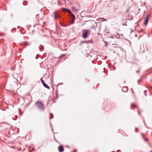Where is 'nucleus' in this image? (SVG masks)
Instances as JSON below:
<instances>
[{
    "mask_svg": "<svg viewBox=\"0 0 152 152\" xmlns=\"http://www.w3.org/2000/svg\"><path fill=\"white\" fill-rule=\"evenodd\" d=\"M35 105L40 110L44 111L45 110V107L43 104L40 101H37L35 103Z\"/></svg>",
    "mask_w": 152,
    "mask_h": 152,
    "instance_id": "nucleus-1",
    "label": "nucleus"
},
{
    "mask_svg": "<svg viewBox=\"0 0 152 152\" xmlns=\"http://www.w3.org/2000/svg\"><path fill=\"white\" fill-rule=\"evenodd\" d=\"M90 31L88 30H84L83 32V36L84 38H86L88 36V33Z\"/></svg>",
    "mask_w": 152,
    "mask_h": 152,
    "instance_id": "nucleus-3",
    "label": "nucleus"
},
{
    "mask_svg": "<svg viewBox=\"0 0 152 152\" xmlns=\"http://www.w3.org/2000/svg\"><path fill=\"white\" fill-rule=\"evenodd\" d=\"M53 118V116L52 114V113H51L50 114V119H52Z\"/></svg>",
    "mask_w": 152,
    "mask_h": 152,
    "instance_id": "nucleus-10",
    "label": "nucleus"
},
{
    "mask_svg": "<svg viewBox=\"0 0 152 152\" xmlns=\"http://www.w3.org/2000/svg\"><path fill=\"white\" fill-rule=\"evenodd\" d=\"M44 86L48 89H49V86L45 82L42 84Z\"/></svg>",
    "mask_w": 152,
    "mask_h": 152,
    "instance_id": "nucleus-8",
    "label": "nucleus"
},
{
    "mask_svg": "<svg viewBox=\"0 0 152 152\" xmlns=\"http://www.w3.org/2000/svg\"><path fill=\"white\" fill-rule=\"evenodd\" d=\"M87 42V41H83V42H81V44H82V43H85H85H86V42Z\"/></svg>",
    "mask_w": 152,
    "mask_h": 152,
    "instance_id": "nucleus-13",
    "label": "nucleus"
},
{
    "mask_svg": "<svg viewBox=\"0 0 152 152\" xmlns=\"http://www.w3.org/2000/svg\"><path fill=\"white\" fill-rule=\"evenodd\" d=\"M105 42V45H107V43L106 42Z\"/></svg>",
    "mask_w": 152,
    "mask_h": 152,
    "instance_id": "nucleus-15",
    "label": "nucleus"
},
{
    "mask_svg": "<svg viewBox=\"0 0 152 152\" xmlns=\"http://www.w3.org/2000/svg\"><path fill=\"white\" fill-rule=\"evenodd\" d=\"M138 114H140V112H138Z\"/></svg>",
    "mask_w": 152,
    "mask_h": 152,
    "instance_id": "nucleus-19",
    "label": "nucleus"
},
{
    "mask_svg": "<svg viewBox=\"0 0 152 152\" xmlns=\"http://www.w3.org/2000/svg\"><path fill=\"white\" fill-rule=\"evenodd\" d=\"M41 80L42 84L45 83L44 81L41 78Z\"/></svg>",
    "mask_w": 152,
    "mask_h": 152,
    "instance_id": "nucleus-12",
    "label": "nucleus"
},
{
    "mask_svg": "<svg viewBox=\"0 0 152 152\" xmlns=\"http://www.w3.org/2000/svg\"><path fill=\"white\" fill-rule=\"evenodd\" d=\"M145 140L146 141H147V138H145Z\"/></svg>",
    "mask_w": 152,
    "mask_h": 152,
    "instance_id": "nucleus-17",
    "label": "nucleus"
},
{
    "mask_svg": "<svg viewBox=\"0 0 152 152\" xmlns=\"http://www.w3.org/2000/svg\"><path fill=\"white\" fill-rule=\"evenodd\" d=\"M54 16L55 19H56L60 17L59 15L57 12H55L54 13Z\"/></svg>",
    "mask_w": 152,
    "mask_h": 152,
    "instance_id": "nucleus-5",
    "label": "nucleus"
},
{
    "mask_svg": "<svg viewBox=\"0 0 152 152\" xmlns=\"http://www.w3.org/2000/svg\"><path fill=\"white\" fill-rule=\"evenodd\" d=\"M132 107L134 108L137 107V105L135 103H132L131 104Z\"/></svg>",
    "mask_w": 152,
    "mask_h": 152,
    "instance_id": "nucleus-9",
    "label": "nucleus"
},
{
    "mask_svg": "<svg viewBox=\"0 0 152 152\" xmlns=\"http://www.w3.org/2000/svg\"><path fill=\"white\" fill-rule=\"evenodd\" d=\"M137 128H136L135 131H136V132H137Z\"/></svg>",
    "mask_w": 152,
    "mask_h": 152,
    "instance_id": "nucleus-18",
    "label": "nucleus"
},
{
    "mask_svg": "<svg viewBox=\"0 0 152 152\" xmlns=\"http://www.w3.org/2000/svg\"><path fill=\"white\" fill-rule=\"evenodd\" d=\"M142 136L143 137H144V136H143V134H142Z\"/></svg>",
    "mask_w": 152,
    "mask_h": 152,
    "instance_id": "nucleus-20",
    "label": "nucleus"
},
{
    "mask_svg": "<svg viewBox=\"0 0 152 152\" xmlns=\"http://www.w3.org/2000/svg\"><path fill=\"white\" fill-rule=\"evenodd\" d=\"M64 150V148L60 146L58 147V151L60 152H63Z\"/></svg>",
    "mask_w": 152,
    "mask_h": 152,
    "instance_id": "nucleus-7",
    "label": "nucleus"
},
{
    "mask_svg": "<svg viewBox=\"0 0 152 152\" xmlns=\"http://www.w3.org/2000/svg\"><path fill=\"white\" fill-rule=\"evenodd\" d=\"M75 9V8L73 7V8H72V10H75L74 9Z\"/></svg>",
    "mask_w": 152,
    "mask_h": 152,
    "instance_id": "nucleus-16",
    "label": "nucleus"
},
{
    "mask_svg": "<svg viewBox=\"0 0 152 152\" xmlns=\"http://www.w3.org/2000/svg\"><path fill=\"white\" fill-rule=\"evenodd\" d=\"M62 10H69V9H66V8H63V9Z\"/></svg>",
    "mask_w": 152,
    "mask_h": 152,
    "instance_id": "nucleus-14",
    "label": "nucleus"
},
{
    "mask_svg": "<svg viewBox=\"0 0 152 152\" xmlns=\"http://www.w3.org/2000/svg\"><path fill=\"white\" fill-rule=\"evenodd\" d=\"M23 4L24 5H26L27 4V2L26 1H25L23 2Z\"/></svg>",
    "mask_w": 152,
    "mask_h": 152,
    "instance_id": "nucleus-11",
    "label": "nucleus"
},
{
    "mask_svg": "<svg viewBox=\"0 0 152 152\" xmlns=\"http://www.w3.org/2000/svg\"><path fill=\"white\" fill-rule=\"evenodd\" d=\"M67 12H68L71 15V17L72 19V21L71 22V24H73L74 22L75 17L74 15L73 14L70 10H64Z\"/></svg>",
    "mask_w": 152,
    "mask_h": 152,
    "instance_id": "nucleus-2",
    "label": "nucleus"
},
{
    "mask_svg": "<svg viewBox=\"0 0 152 152\" xmlns=\"http://www.w3.org/2000/svg\"><path fill=\"white\" fill-rule=\"evenodd\" d=\"M150 15H149L146 16L144 22V24L145 26H146L147 24L149 21V18L150 17Z\"/></svg>",
    "mask_w": 152,
    "mask_h": 152,
    "instance_id": "nucleus-4",
    "label": "nucleus"
},
{
    "mask_svg": "<svg viewBox=\"0 0 152 152\" xmlns=\"http://www.w3.org/2000/svg\"><path fill=\"white\" fill-rule=\"evenodd\" d=\"M128 90V88L127 87H124L122 88V91L124 92H126Z\"/></svg>",
    "mask_w": 152,
    "mask_h": 152,
    "instance_id": "nucleus-6",
    "label": "nucleus"
}]
</instances>
